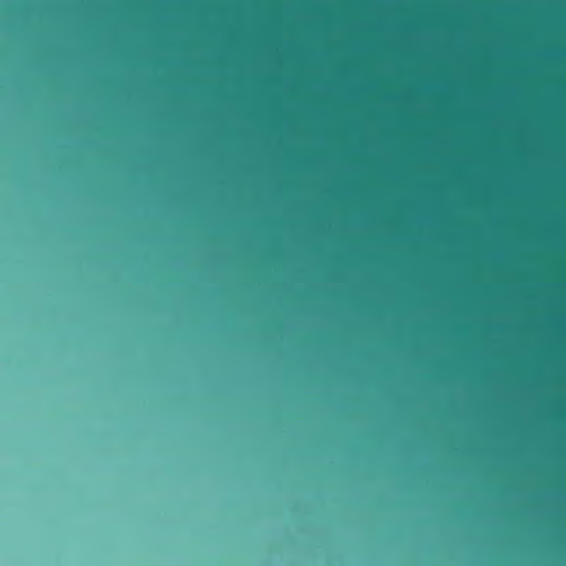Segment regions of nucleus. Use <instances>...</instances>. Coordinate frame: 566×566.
Masks as SVG:
<instances>
[{
    "label": "nucleus",
    "mask_w": 566,
    "mask_h": 566,
    "mask_svg": "<svg viewBox=\"0 0 566 566\" xmlns=\"http://www.w3.org/2000/svg\"><path fill=\"white\" fill-rule=\"evenodd\" d=\"M474 361H566V356H474Z\"/></svg>",
    "instance_id": "1"
},
{
    "label": "nucleus",
    "mask_w": 566,
    "mask_h": 566,
    "mask_svg": "<svg viewBox=\"0 0 566 566\" xmlns=\"http://www.w3.org/2000/svg\"><path fill=\"white\" fill-rule=\"evenodd\" d=\"M133 357H134V358H142V356H139V355H136V356H133Z\"/></svg>",
    "instance_id": "2"
}]
</instances>
